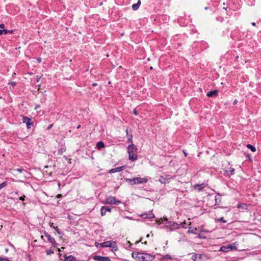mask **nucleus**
Here are the masks:
<instances>
[{
  "mask_svg": "<svg viewBox=\"0 0 261 261\" xmlns=\"http://www.w3.org/2000/svg\"><path fill=\"white\" fill-rule=\"evenodd\" d=\"M132 256L138 261H143V252L133 251Z\"/></svg>",
  "mask_w": 261,
  "mask_h": 261,
  "instance_id": "obj_5",
  "label": "nucleus"
},
{
  "mask_svg": "<svg viewBox=\"0 0 261 261\" xmlns=\"http://www.w3.org/2000/svg\"><path fill=\"white\" fill-rule=\"evenodd\" d=\"M65 258H67L68 261H80L79 260L77 259L75 257L72 255L66 256Z\"/></svg>",
  "mask_w": 261,
  "mask_h": 261,
  "instance_id": "obj_26",
  "label": "nucleus"
},
{
  "mask_svg": "<svg viewBox=\"0 0 261 261\" xmlns=\"http://www.w3.org/2000/svg\"><path fill=\"white\" fill-rule=\"evenodd\" d=\"M141 5V1L138 0V2L132 5V9L134 11H137Z\"/></svg>",
  "mask_w": 261,
  "mask_h": 261,
  "instance_id": "obj_23",
  "label": "nucleus"
},
{
  "mask_svg": "<svg viewBox=\"0 0 261 261\" xmlns=\"http://www.w3.org/2000/svg\"><path fill=\"white\" fill-rule=\"evenodd\" d=\"M112 211V208L109 206H102L100 210V214L102 216H103L106 215L107 212H111Z\"/></svg>",
  "mask_w": 261,
  "mask_h": 261,
  "instance_id": "obj_12",
  "label": "nucleus"
},
{
  "mask_svg": "<svg viewBox=\"0 0 261 261\" xmlns=\"http://www.w3.org/2000/svg\"><path fill=\"white\" fill-rule=\"evenodd\" d=\"M224 173L223 174L226 176H230L234 174V169L231 167H229L228 169H225L224 170Z\"/></svg>",
  "mask_w": 261,
  "mask_h": 261,
  "instance_id": "obj_10",
  "label": "nucleus"
},
{
  "mask_svg": "<svg viewBox=\"0 0 261 261\" xmlns=\"http://www.w3.org/2000/svg\"><path fill=\"white\" fill-rule=\"evenodd\" d=\"M41 240H44V236H41Z\"/></svg>",
  "mask_w": 261,
  "mask_h": 261,
  "instance_id": "obj_60",
  "label": "nucleus"
},
{
  "mask_svg": "<svg viewBox=\"0 0 261 261\" xmlns=\"http://www.w3.org/2000/svg\"><path fill=\"white\" fill-rule=\"evenodd\" d=\"M155 259V255L143 252V261H152Z\"/></svg>",
  "mask_w": 261,
  "mask_h": 261,
  "instance_id": "obj_8",
  "label": "nucleus"
},
{
  "mask_svg": "<svg viewBox=\"0 0 261 261\" xmlns=\"http://www.w3.org/2000/svg\"><path fill=\"white\" fill-rule=\"evenodd\" d=\"M133 114H134L135 115H136V116L138 115V112H137V111L136 109H134L133 110Z\"/></svg>",
  "mask_w": 261,
  "mask_h": 261,
  "instance_id": "obj_40",
  "label": "nucleus"
},
{
  "mask_svg": "<svg viewBox=\"0 0 261 261\" xmlns=\"http://www.w3.org/2000/svg\"><path fill=\"white\" fill-rule=\"evenodd\" d=\"M140 216L143 219H152L155 217L154 215L152 213L142 214Z\"/></svg>",
  "mask_w": 261,
  "mask_h": 261,
  "instance_id": "obj_13",
  "label": "nucleus"
},
{
  "mask_svg": "<svg viewBox=\"0 0 261 261\" xmlns=\"http://www.w3.org/2000/svg\"><path fill=\"white\" fill-rule=\"evenodd\" d=\"M136 177L133 178L132 179L130 178H125V180L126 182H128L129 185L133 186L137 184L136 182Z\"/></svg>",
  "mask_w": 261,
  "mask_h": 261,
  "instance_id": "obj_19",
  "label": "nucleus"
},
{
  "mask_svg": "<svg viewBox=\"0 0 261 261\" xmlns=\"http://www.w3.org/2000/svg\"><path fill=\"white\" fill-rule=\"evenodd\" d=\"M247 158H249V160H250V161H251V157H250V154H247Z\"/></svg>",
  "mask_w": 261,
  "mask_h": 261,
  "instance_id": "obj_55",
  "label": "nucleus"
},
{
  "mask_svg": "<svg viewBox=\"0 0 261 261\" xmlns=\"http://www.w3.org/2000/svg\"><path fill=\"white\" fill-rule=\"evenodd\" d=\"M13 32H14L13 30H6V29H3V30L0 29V35H3V33H4L5 34H7L8 33L12 34L13 33Z\"/></svg>",
  "mask_w": 261,
  "mask_h": 261,
  "instance_id": "obj_22",
  "label": "nucleus"
},
{
  "mask_svg": "<svg viewBox=\"0 0 261 261\" xmlns=\"http://www.w3.org/2000/svg\"><path fill=\"white\" fill-rule=\"evenodd\" d=\"M53 123H52V124H50V125L48 126V127L47 128V130L50 129L53 127Z\"/></svg>",
  "mask_w": 261,
  "mask_h": 261,
  "instance_id": "obj_45",
  "label": "nucleus"
},
{
  "mask_svg": "<svg viewBox=\"0 0 261 261\" xmlns=\"http://www.w3.org/2000/svg\"><path fill=\"white\" fill-rule=\"evenodd\" d=\"M156 223H158L159 224H163L164 223V222H163V218H160L159 219H156Z\"/></svg>",
  "mask_w": 261,
  "mask_h": 261,
  "instance_id": "obj_37",
  "label": "nucleus"
},
{
  "mask_svg": "<svg viewBox=\"0 0 261 261\" xmlns=\"http://www.w3.org/2000/svg\"><path fill=\"white\" fill-rule=\"evenodd\" d=\"M238 102V100L237 99H235L233 102V104L234 105H236Z\"/></svg>",
  "mask_w": 261,
  "mask_h": 261,
  "instance_id": "obj_54",
  "label": "nucleus"
},
{
  "mask_svg": "<svg viewBox=\"0 0 261 261\" xmlns=\"http://www.w3.org/2000/svg\"><path fill=\"white\" fill-rule=\"evenodd\" d=\"M149 234H147L146 236V238H149Z\"/></svg>",
  "mask_w": 261,
  "mask_h": 261,
  "instance_id": "obj_63",
  "label": "nucleus"
},
{
  "mask_svg": "<svg viewBox=\"0 0 261 261\" xmlns=\"http://www.w3.org/2000/svg\"><path fill=\"white\" fill-rule=\"evenodd\" d=\"M204 255V254H203L194 253L191 258L194 261H197V259L201 260L203 258V256Z\"/></svg>",
  "mask_w": 261,
  "mask_h": 261,
  "instance_id": "obj_15",
  "label": "nucleus"
},
{
  "mask_svg": "<svg viewBox=\"0 0 261 261\" xmlns=\"http://www.w3.org/2000/svg\"><path fill=\"white\" fill-rule=\"evenodd\" d=\"M169 228L172 229H176L180 228L181 227L182 223L180 224H177V223L172 222L171 224L169 225Z\"/></svg>",
  "mask_w": 261,
  "mask_h": 261,
  "instance_id": "obj_17",
  "label": "nucleus"
},
{
  "mask_svg": "<svg viewBox=\"0 0 261 261\" xmlns=\"http://www.w3.org/2000/svg\"><path fill=\"white\" fill-rule=\"evenodd\" d=\"M237 248L236 247L234 246L233 245L230 244L228 246H222L221 247L219 251L221 252H227L230 250H236Z\"/></svg>",
  "mask_w": 261,
  "mask_h": 261,
  "instance_id": "obj_7",
  "label": "nucleus"
},
{
  "mask_svg": "<svg viewBox=\"0 0 261 261\" xmlns=\"http://www.w3.org/2000/svg\"><path fill=\"white\" fill-rule=\"evenodd\" d=\"M22 204H23V205H25V203L24 202H23V203H22Z\"/></svg>",
  "mask_w": 261,
  "mask_h": 261,
  "instance_id": "obj_64",
  "label": "nucleus"
},
{
  "mask_svg": "<svg viewBox=\"0 0 261 261\" xmlns=\"http://www.w3.org/2000/svg\"><path fill=\"white\" fill-rule=\"evenodd\" d=\"M25 196L24 195L20 196L19 198V199L23 201L24 200H25Z\"/></svg>",
  "mask_w": 261,
  "mask_h": 261,
  "instance_id": "obj_39",
  "label": "nucleus"
},
{
  "mask_svg": "<svg viewBox=\"0 0 261 261\" xmlns=\"http://www.w3.org/2000/svg\"><path fill=\"white\" fill-rule=\"evenodd\" d=\"M132 138H133V136H131V137L130 136H129V137H128V138H127V142L129 143L130 144H134L133 143Z\"/></svg>",
  "mask_w": 261,
  "mask_h": 261,
  "instance_id": "obj_35",
  "label": "nucleus"
},
{
  "mask_svg": "<svg viewBox=\"0 0 261 261\" xmlns=\"http://www.w3.org/2000/svg\"><path fill=\"white\" fill-rule=\"evenodd\" d=\"M54 250L51 248H50V249L46 250V253L48 255L54 254Z\"/></svg>",
  "mask_w": 261,
  "mask_h": 261,
  "instance_id": "obj_30",
  "label": "nucleus"
},
{
  "mask_svg": "<svg viewBox=\"0 0 261 261\" xmlns=\"http://www.w3.org/2000/svg\"><path fill=\"white\" fill-rule=\"evenodd\" d=\"M16 171H18V172H20V173H22L23 172H27V171L24 169L23 168H17L16 169H15Z\"/></svg>",
  "mask_w": 261,
  "mask_h": 261,
  "instance_id": "obj_33",
  "label": "nucleus"
},
{
  "mask_svg": "<svg viewBox=\"0 0 261 261\" xmlns=\"http://www.w3.org/2000/svg\"><path fill=\"white\" fill-rule=\"evenodd\" d=\"M40 76H37L36 82H39L40 80Z\"/></svg>",
  "mask_w": 261,
  "mask_h": 261,
  "instance_id": "obj_51",
  "label": "nucleus"
},
{
  "mask_svg": "<svg viewBox=\"0 0 261 261\" xmlns=\"http://www.w3.org/2000/svg\"><path fill=\"white\" fill-rule=\"evenodd\" d=\"M62 197V195L61 194H58L57 196H56V198H60Z\"/></svg>",
  "mask_w": 261,
  "mask_h": 261,
  "instance_id": "obj_49",
  "label": "nucleus"
},
{
  "mask_svg": "<svg viewBox=\"0 0 261 261\" xmlns=\"http://www.w3.org/2000/svg\"><path fill=\"white\" fill-rule=\"evenodd\" d=\"M217 20H219V21H222V20H223V18H222V17H217Z\"/></svg>",
  "mask_w": 261,
  "mask_h": 261,
  "instance_id": "obj_46",
  "label": "nucleus"
},
{
  "mask_svg": "<svg viewBox=\"0 0 261 261\" xmlns=\"http://www.w3.org/2000/svg\"><path fill=\"white\" fill-rule=\"evenodd\" d=\"M215 205H219L221 202V196L220 194H217L215 196Z\"/></svg>",
  "mask_w": 261,
  "mask_h": 261,
  "instance_id": "obj_20",
  "label": "nucleus"
},
{
  "mask_svg": "<svg viewBox=\"0 0 261 261\" xmlns=\"http://www.w3.org/2000/svg\"><path fill=\"white\" fill-rule=\"evenodd\" d=\"M198 237L199 238H202V237L201 236V234L200 233L198 234Z\"/></svg>",
  "mask_w": 261,
  "mask_h": 261,
  "instance_id": "obj_59",
  "label": "nucleus"
},
{
  "mask_svg": "<svg viewBox=\"0 0 261 261\" xmlns=\"http://www.w3.org/2000/svg\"><path fill=\"white\" fill-rule=\"evenodd\" d=\"M93 259L96 261H110L111 259L108 256H101L99 255H94Z\"/></svg>",
  "mask_w": 261,
  "mask_h": 261,
  "instance_id": "obj_9",
  "label": "nucleus"
},
{
  "mask_svg": "<svg viewBox=\"0 0 261 261\" xmlns=\"http://www.w3.org/2000/svg\"><path fill=\"white\" fill-rule=\"evenodd\" d=\"M5 28V24L4 23H1L0 24V28L4 29Z\"/></svg>",
  "mask_w": 261,
  "mask_h": 261,
  "instance_id": "obj_48",
  "label": "nucleus"
},
{
  "mask_svg": "<svg viewBox=\"0 0 261 261\" xmlns=\"http://www.w3.org/2000/svg\"><path fill=\"white\" fill-rule=\"evenodd\" d=\"M142 243L145 244V245H147V241H145L144 242H143Z\"/></svg>",
  "mask_w": 261,
  "mask_h": 261,
  "instance_id": "obj_61",
  "label": "nucleus"
},
{
  "mask_svg": "<svg viewBox=\"0 0 261 261\" xmlns=\"http://www.w3.org/2000/svg\"><path fill=\"white\" fill-rule=\"evenodd\" d=\"M10 84L12 86H14L16 85V83L15 82H11V83H10Z\"/></svg>",
  "mask_w": 261,
  "mask_h": 261,
  "instance_id": "obj_44",
  "label": "nucleus"
},
{
  "mask_svg": "<svg viewBox=\"0 0 261 261\" xmlns=\"http://www.w3.org/2000/svg\"><path fill=\"white\" fill-rule=\"evenodd\" d=\"M44 236L47 238L48 241L54 247H57L58 244L57 243L54 238L52 237L48 232L44 231Z\"/></svg>",
  "mask_w": 261,
  "mask_h": 261,
  "instance_id": "obj_6",
  "label": "nucleus"
},
{
  "mask_svg": "<svg viewBox=\"0 0 261 261\" xmlns=\"http://www.w3.org/2000/svg\"><path fill=\"white\" fill-rule=\"evenodd\" d=\"M40 105H36L35 109L37 110L38 108H40Z\"/></svg>",
  "mask_w": 261,
  "mask_h": 261,
  "instance_id": "obj_53",
  "label": "nucleus"
},
{
  "mask_svg": "<svg viewBox=\"0 0 261 261\" xmlns=\"http://www.w3.org/2000/svg\"><path fill=\"white\" fill-rule=\"evenodd\" d=\"M65 151V149L63 148H60L58 150V153L60 155H61L63 154V152Z\"/></svg>",
  "mask_w": 261,
  "mask_h": 261,
  "instance_id": "obj_36",
  "label": "nucleus"
},
{
  "mask_svg": "<svg viewBox=\"0 0 261 261\" xmlns=\"http://www.w3.org/2000/svg\"><path fill=\"white\" fill-rule=\"evenodd\" d=\"M216 222L226 223L227 222V221L225 220L223 217H221L220 218L217 219L216 220Z\"/></svg>",
  "mask_w": 261,
  "mask_h": 261,
  "instance_id": "obj_29",
  "label": "nucleus"
},
{
  "mask_svg": "<svg viewBox=\"0 0 261 261\" xmlns=\"http://www.w3.org/2000/svg\"><path fill=\"white\" fill-rule=\"evenodd\" d=\"M41 60H42V59H41V58H38L37 59V62H38V63H40V62H41Z\"/></svg>",
  "mask_w": 261,
  "mask_h": 261,
  "instance_id": "obj_50",
  "label": "nucleus"
},
{
  "mask_svg": "<svg viewBox=\"0 0 261 261\" xmlns=\"http://www.w3.org/2000/svg\"><path fill=\"white\" fill-rule=\"evenodd\" d=\"M205 187V185L204 183L201 184H196L193 186L195 190H197L198 192L201 191Z\"/></svg>",
  "mask_w": 261,
  "mask_h": 261,
  "instance_id": "obj_14",
  "label": "nucleus"
},
{
  "mask_svg": "<svg viewBox=\"0 0 261 261\" xmlns=\"http://www.w3.org/2000/svg\"><path fill=\"white\" fill-rule=\"evenodd\" d=\"M95 246L98 247H109L112 251H116L118 250V247L116 242L114 241H107L102 243L96 242Z\"/></svg>",
  "mask_w": 261,
  "mask_h": 261,
  "instance_id": "obj_1",
  "label": "nucleus"
},
{
  "mask_svg": "<svg viewBox=\"0 0 261 261\" xmlns=\"http://www.w3.org/2000/svg\"><path fill=\"white\" fill-rule=\"evenodd\" d=\"M219 91L218 90H212L207 93L206 96L209 97H212L213 96H217L218 94Z\"/></svg>",
  "mask_w": 261,
  "mask_h": 261,
  "instance_id": "obj_16",
  "label": "nucleus"
},
{
  "mask_svg": "<svg viewBox=\"0 0 261 261\" xmlns=\"http://www.w3.org/2000/svg\"><path fill=\"white\" fill-rule=\"evenodd\" d=\"M61 249H65V247H61V249L58 248V249H57L58 251L59 252H61Z\"/></svg>",
  "mask_w": 261,
  "mask_h": 261,
  "instance_id": "obj_52",
  "label": "nucleus"
},
{
  "mask_svg": "<svg viewBox=\"0 0 261 261\" xmlns=\"http://www.w3.org/2000/svg\"><path fill=\"white\" fill-rule=\"evenodd\" d=\"M137 184H140L143 183H146L148 181V179L146 177H136Z\"/></svg>",
  "mask_w": 261,
  "mask_h": 261,
  "instance_id": "obj_18",
  "label": "nucleus"
},
{
  "mask_svg": "<svg viewBox=\"0 0 261 261\" xmlns=\"http://www.w3.org/2000/svg\"><path fill=\"white\" fill-rule=\"evenodd\" d=\"M81 127V125H79L77 127H76V128L79 129Z\"/></svg>",
  "mask_w": 261,
  "mask_h": 261,
  "instance_id": "obj_62",
  "label": "nucleus"
},
{
  "mask_svg": "<svg viewBox=\"0 0 261 261\" xmlns=\"http://www.w3.org/2000/svg\"><path fill=\"white\" fill-rule=\"evenodd\" d=\"M7 185V181H5L3 183L0 184V190L3 189L4 187H5Z\"/></svg>",
  "mask_w": 261,
  "mask_h": 261,
  "instance_id": "obj_31",
  "label": "nucleus"
},
{
  "mask_svg": "<svg viewBox=\"0 0 261 261\" xmlns=\"http://www.w3.org/2000/svg\"><path fill=\"white\" fill-rule=\"evenodd\" d=\"M159 181L162 184L169 183L170 182L169 178H166L163 176H161L159 178Z\"/></svg>",
  "mask_w": 261,
  "mask_h": 261,
  "instance_id": "obj_21",
  "label": "nucleus"
},
{
  "mask_svg": "<svg viewBox=\"0 0 261 261\" xmlns=\"http://www.w3.org/2000/svg\"><path fill=\"white\" fill-rule=\"evenodd\" d=\"M162 258L166 259H171L172 258V257H171V256L170 255L166 254L164 256H163Z\"/></svg>",
  "mask_w": 261,
  "mask_h": 261,
  "instance_id": "obj_32",
  "label": "nucleus"
},
{
  "mask_svg": "<svg viewBox=\"0 0 261 261\" xmlns=\"http://www.w3.org/2000/svg\"><path fill=\"white\" fill-rule=\"evenodd\" d=\"M102 203L104 204H110V205H119L121 203V201L117 199L115 197L109 196L107 197L106 199L103 201Z\"/></svg>",
  "mask_w": 261,
  "mask_h": 261,
  "instance_id": "obj_3",
  "label": "nucleus"
},
{
  "mask_svg": "<svg viewBox=\"0 0 261 261\" xmlns=\"http://www.w3.org/2000/svg\"><path fill=\"white\" fill-rule=\"evenodd\" d=\"M93 86H96L97 85V83H94L92 85Z\"/></svg>",
  "mask_w": 261,
  "mask_h": 261,
  "instance_id": "obj_56",
  "label": "nucleus"
},
{
  "mask_svg": "<svg viewBox=\"0 0 261 261\" xmlns=\"http://www.w3.org/2000/svg\"><path fill=\"white\" fill-rule=\"evenodd\" d=\"M247 147L248 149H250V150L251 151H252V152L256 151L255 147L254 146L252 145L251 144H248V145H247Z\"/></svg>",
  "mask_w": 261,
  "mask_h": 261,
  "instance_id": "obj_28",
  "label": "nucleus"
},
{
  "mask_svg": "<svg viewBox=\"0 0 261 261\" xmlns=\"http://www.w3.org/2000/svg\"><path fill=\"white\" fill-rule=\"evenodd\" d=\"M242 205H245V204H244V203H239V204H238V208H241V207H242Z\"/></svg>",
  "mask_w": 261,
  "mask_h": 261,
  "instance_id": "obj_47",
  "label": "nucleus"
},
{
  "mask_svg": "<svg viewBox=\"0 0 261 261\" xmlns=\"http://www.w3.org/2000/svg\"><path fill=\"white\" fill-rule=\"evenodd\" d=\"M163 220L164 223H166V222L168 221V219L167 218H165V217H164L163 218Z\"/></svg>",
  "mask_w": 261,
  "mask_h": 261,
  "instance_id": "obj_43",
  "label": "nucleus"
},
{
  "mask_svg": "<svg viewBox=\"0 0 261 261\" xmlns=\"http://www.w3.org/2000/svg\"><path fill=\"white\" fill-rule=\"evenodd\" d=\"M53 227L56 230V231L58 232V233H59V234L62 233L61 231L60 230V229L58 228V226H56V227L54 226Z\"/></svg>",
  "mask_w": 261,
  "mask_h": 261,
  "instance_id": "obj_38",
  "label": "nucleus"
},
{
  "mask_svg": "<svg viewBox=\"0 0 261 261\" xmlns=\"http://www.w3.org/2000/svg\"><path fill=\"white\" fill-rule=\"evenodd\" d=\"M142 240H143V238H141L139 241H137L135 242V244L137 245V244H139V243H140L142 241Z\"/></svg>",
  "mask_w": 261,
  "mask_h": 261,
  "instance_id": "obj_42",
  "label": "nucleus"
},
{
  "mask_svg": "<svg viewBox=\"0 0 261 261\" xmlns=\"http://www.w3.org/2000/svg\"><path fill=\"white\" fill-rule=\"evenodd\" d=\"M105 146V143L102 141H99L96 144V148L98 149L103 148Z\"/></svg>",
  "mask_w": 261,
  "mask_h": 261,
  "instance_id": "obj_27",
  "label": "nucleus"
},
{
  "mask_svg": "<svg viewBox=\"0 0 261 261\" xmlns=\"http://www.w3.org/2000/svg\"><path fill=\"white\" fill-rule=\"evenodd\" d=\"M127 243H128V244H130V246H132L133 245L129 241H128L127 242Z\"/></svg>",
  "mask_w": 261,
  "mask_h": 261,
  "instance_id": "obj_58",
  "label": "nucleus"
},
{
  "mask_svg": "<svg viewBox=\"0 0 261 261\" xmlns=\"http://www.w3.org/2000/svg\"><path fill=\"white\" fill-rule=\"evenodd\" d=\"M125 168H126L125 166L118 167L110 169L108 171V173H114L115 172H118L123 170Z\"/></svg>",
  "mask_w": 261,
  "mask_h": 261,
  "instance_id": "obj_11",
  "label": "nucleus"
},
{
  "mask_svg": "<svg viewBox=\"0 0 261 261\" xmlns=\"http://www.w3.org/2000/svg\"><path fill=\"white\" fill-rule=\"evenodd\" d=\"M197 229L195 227H190L188 231V233H192L193 234H197Z\"/></svg>",
  "mask_w": 261,
  "mask_h": 261,
  "instance_id": "obj_24",
  "label": "nucleus"
},
{
  "mask_svg": "<svg viewBox=\"0 0 261 261\" xmlns=\"http://www.w3.org/2000/svg\"><path fill=\"white\" fill-rule=\"evenodd\" d=\"M128 159L131 161H135L138 159L137 150L138 148L134 144H129L127 148Z\"/></svg>",
  "mask_w": 261,
  "mask_h": 261,
  "instance_id": "obj_2",
  "label": "nucleus"
},
{
  "mask_svg": "<svg viewBox=\"0 0 261 261\" xmlns=\"http://www.w3.org/2000/svg\"><path fill=\"white\" fill-rule=\"evenodd\" d=\"M22 121L23 123L26 124L27 127L28 129L31 128L34 124L32 119L27 116H23L22 118Z\"/></svg>",
  "mask_w": 261,
  "mask_h": 261,
  "instance_id": "obj_4",
  "label": "nucleus"
},
{
  "mask_svg": "<svg viewBox=\"0 0 261 261\" xmlns=\"http://www.w3.org/2000/svg\"><path fill=\"white\" fill-rule=\"evenodd\" d=\"M125 132H126L127 138H128V137H129V136H130V137H131V136H133L132 131V129L130 128L126 127V128L125 129Z\"/></svg>",
  "mask_w": 261,
  "mask_h": 261,
  "instance_id": "obj_25",
  "label": "nucleus"
},
{
  "mask_svg": "<svg viewBox=\"0 0 261 261\" xmlns=\"http://www.w3.org/2000/svg\"><path fill=\"white\" fill-rule=\"evenodd\" d=\"M171 223H172V221H168L167 222H166L165 224H166L167 227L169 228V225L171 224Z\"/></svg>",
  "mask_w": 261,
  "mask_h": 261,
  "instance_id": "obj_41",
  "label": "nucleus"
},
{
  "mask_svg": "<svg viewBox=\"0 0 261 261\" xmlns=\"http://www.w3.org/2000/svg\"><path fill=\"white\" fill-rule=\"evenodd\" d=\"M251 24H252L253 26H255V25H256V23H255V22H252Z\"/></svg>",
  "mask_w": 261,
  "mask_h": 261,
  "instance_id": "obj_57",
  "label": "nucleus"
},
{
  "mask_svg": "<svg viewBox=\"0 0 261 261\" xmlns=\"http://www.w3.org/2000/svg\"><path fill=\"white\" fill-rule=\"evenodd\" d=\"M0 261H12V260L9 259L8 257H2L0 256Z\"/></svg>",
  "mask_w": 261,
  "mask_h": 261,
  "instance_id": "obj_34",
  "label": "nucleus"
}]
</instances>
